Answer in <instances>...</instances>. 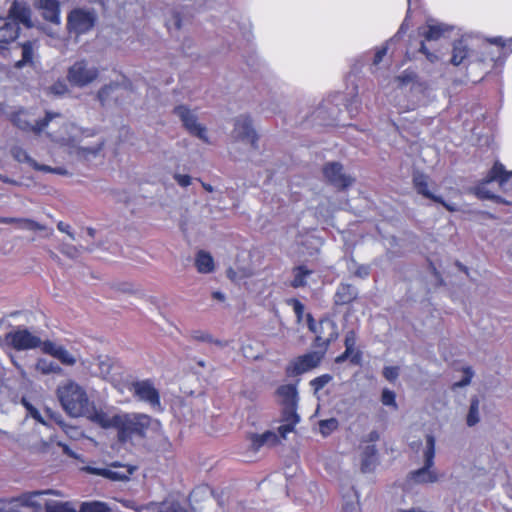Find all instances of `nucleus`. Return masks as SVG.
I'll return each mask as SVG.
<instances>
[{
  "mask_svg": "<svg viewBox=\"0 0 512 512\" xmlns=\"http://www.w3.org/2000/svg\"><path fill=\"white\" fill-rule=\"evenodd\" d=\"M57 395L62 407L70 416H83L98 425L99 417L104 411L95 407L85 389L78 383L72 380L62 383L57 389Z\"/></svg>",
  "mask_w": 512,
  "mask_h": 512,
  "instance_id": "f257e3e1",
  "label": "nucleus"
},
{
  "mask_svg": "<svg viewBox=\"0 0 512 512\" xmlns=\"http://www.w3.org/2000/svg\"><path fill=\"white\" fill-rule=\"evenodd\" d=\"M98 425L104 429L114 428L120 442H126L134 437H145L153 420L142 413H108L103 412Z\"/></svg>",
  "mask_w": 512,
  "mask_h": 512,
  "instance_id": "f03ea898",
  "label": "nucleus"
},
{
  "mask_svg": "<svg viewBox=\"0 0 512 512\" xmlns=\"http://www.w3.org/2000/svg\"><path fill=\"white\" fill-rule=\"evenodd\" d=\"M62 123L61 130L58 132H48L49 137L52 141L57 142L63 146L70 147L71 153H74L77 157L84 160H91L95 158L102 150L104 142L98 141L94 145L85 146L81 145L83 138L91 137L94 132L89 129H81L72 123Z\"/></svg>",
  "mask_w": 512,
  "mask_h": 512,
  "instance_id": "7ed1b4c3",
  "label": "nucleus"
},
{
  "mask_svg": "<svg viewBox=\"0 0 512 512\" xmlns=\"http://www.w3.org/2000/svg\"><path fill=\"white\" fill-rule=\"evenodd\" d=\"M19 23L26 27H31V9L30 6L22 0L13 1L9 8L7 17H0V45L13 42L19 34Z\"/></svg>",
  "mask_w": 512,
  "mask_h": 512,
  "instance_id": "20e7f679",
  "label": "nucleus"
},
{
  "mask_svg": "<svg viewBox=\"0 0 512 512\" xmlns=\"http://www.w3.org/2000/svg\"><path fill=\"white\" fill-rule=\"evenodd\" d=\"M278 401L282 405V423L278 432L282 438L294 430L300 417L296 412L298 403V391L294 384L281 385L276 391Z\"/></svg>",
  "mask_w": 512,
  "mask_h": 512,
  "instance_id": "39448f33",
  "label": "nucleus"
},
{
  "mask_svg": "<svg viewBox=\"0 0 512 512\" xmlns=\"http://www.w3.org/2000/svg\"><path fill=\"white\" fill-rule=\"evenodd\" d=\"M435 438L433 435L426 436V445L423 452L424 464L421 468L409 473V480L415 484H433L438 482L439 473L434 467Z\"/></svg>",
  "mask_w": 512,
  "mask_h": 512,
  "instance_id": "423d86ee",
  "label": "nucleus"
},
{
  "mask_svg": "<svg viewBox=\"0 0 512 512\" xmlns=\"http://www.w3.org/2000/svg\"><path fill=\"white\" fill-rule=\"evenodd\" d=\"M100 74L94 62L80 59L74 62L67 71L68 82L75 87H85L94 82Z\"/></svg>",
  "mask_w": 512,
  "mask_h": 512,
  "instance_id": "0eeeda50",
  "label": "nucleus"
},
{
  "mask_svg": "<svg viewBox=\"0 0 512 512\" xmlns=\"http://www.w3.org/2000/svg\"><path fill=\"white\" fill-rule=\"evenodd\" d=\"M510 178H512V171L506 170L504 165L497 161L494 163L486 178L476 186L475 193L481 199H491L496 202H504L501 197L496 196L488 189V185L493 181H497L499 186L504 188Z\"/></svg>",
  "mask_w": 512,
  "mask_h": 512,
  "instance_id": "6e6552de",
  "label": "nucleus"
},
{
  "mask_svg": "<svg viewBox=\"0 0 512 512\" xmlns=\"http://www.w3.org/2000/svg\"><path fill=\"white\" fill-rule=\"evenodd\" d=\"M55 119L63 120L59 113L47 112L43 120H35L31 113L26 110H19L13 114L11 120L15 126L23 131H30L39 134L45 130Z\"/></svg>",
  "mask_w": 512,
  "mask_h": 512,
  "instance_id": "1a4fd4ad",
  "label": "nucleus"
},
{
  "mask_svg": "<svg viewBox=\"0 0 512 512\" xmlns=\"http://www.w3.org/2000/svg\"><path fill=\"white\" fill-rule=\"evenodd\" d=\"M96 22L94 11L84 8L73 9L67 19V27L70 33L84 34L91 30Z\"/></svg>",
  "mask_w": 512,
  "mask_h": 512,
  "instance_id": "9d476101",
  "label": "nucleus"
},
{
  "mask_svg": "<svg viewBox=\"0 0 512 512\" xmlns=\"http://www.w3.org/2000/svg\"><path fill=\"white\" fill-rule=\"evenodd\" d=\"M5 341L18 351L35 349L43 345L40 337L31 333L28 329L20 327L9 332Z\"/></svg>",
  "mask_w": 512,
  "mask_h": 512,
  "instance_id": "9b49d317",
  "label": "nucleus"
},
{
  "mask_svg": "<svg viewBox=\"0 0 512 512\" xmlns=\"http://www.w3.org/2000/svg\"><path fill=\"white\" fill-rule=\"evenodd\" d=\"M174 113L181 120L183 126L190 134L198 137L206 143L209 142L206 127L198 122L195 111L189 109L185 105H179L175 107Z\"/></svg>",
  "mask_w": 512,
  "mask_h": 512,
  "instance_id": "f8f14e48",
  "label": "nucleus"
},
{
  "mask_svg": "<svg viewBox=\"0 0 512 512\" xmlns=\"http://www.w3.org/2000/svg\"><path fill=\"white\" fill-rule=\"evenodd\" d=\"M232 138L235 141L242 142L256 148L257 134L252 127L251 119L246 115H240L235 118Z\"/></svg>",
  "mask_w": 512,
  "mask_h": 512,
  "instance_id": "ddd939ff",
  "label": "nucleus"
},
{
  "mask_svg": "<svg viewBox=\"0 0 512 512\" xmlns=\"http://www.w3.org/2000/svg\"><path fill=\"white\" fill-rule=\"evenodd\" d=\"M323 358V352H309L295 358L289 365L287 371L293 375L303 374L319 365Z\"/></svg>",
  "mask_w": 512,
  "mask_h": 512,
  "instance_id": "4468645a",
  "label": "nucleus"
},
{
  "mask_svg": "<svg viewBox=\"0 0 512 512\" xmlns=\"http://www.w3.org/2000/svg\"><path fill=\"white\" fill-rule=\"evenodd\" d=\"M338 338L337 324L329 319L324 318L319 323V332L316 333L315 346L326 351L329 344Z\"/></svg>",
  "mask_w": 512,
  "mask_h": 512,
  "instance_id": "2eb2a0df",
  "label": "nucleus"
},
{
  "mask_svg": "<svg viewBox=\"0 0 512 512\" xmlns=\"http://www.w3.org/2000/svg\"><path fill=\"white\" fill-rule=\"evenodd\" d=\"M133 392L141 401L147 402L153 409H160V396L150 381H138L133 384Z\"/></svg>",
  "mask_w": 512,
  "mask_h": 512,
  "instance_id": "dca6fc26",
  "label": "nucleus"
},
{
  "mask_svg": "<svg viewBox=\"0 0 512 512\" xmlns=\"http://www.w3.org/2000/svg\"><path fill=\"white\" fill-rule=\"evenodd\" d=\"M49 494L57 493L53 490L35 491L22 495L16 499V501L19 502L21 506L32 508L34 512H47V504L52 502V500L45 497Z\"/></svg>",
  "mask_w": 512,
  "mask_h": 512,
  "instance_id": "f3484780",
  "label": "nucleus"
},
{
  "mask_svg": "<svg viewBox=\"0 0 512 512\" xmlns=\"http://www.w3.org/2000/svg\"><path fill=\"white\" fill-rule=\"evenodd\" d=\"M343 167L338 162L328 163L323 168L325 178L338 188H346L350 186L353 179L343 173Z\"/></svg>",
  "mask_w": 512,
  "mask_h": 512,
  "instance_id": "a211bd4d",
  "label": "nucleus"
},
{
  "mask_svg": "<svg viewBox=\"0 0 512 512\" xmlns=\"http://www.w3.org/2000/svg\"><path fill=\"white\" fill-rule=\"evenodd\" d=\"M413 185L418 194L433 201H442V197L434 193L436 185L431 183L429 177L422 173L413 175Z\"/></svg>",
  "mask_w": 512,
  "mask_h": 512,
  "instance_id": "6ab92c4d",
  "label": "nucleus"
},
{
  "mask_svg": "<svg viewBox=\"0 0 512 512\" xmlns=\"http://www.w3.org/2000/svg\"><path fill=\"white\" fill-rule=\"evenodd\" d=\"M472 57V49L468 37H462L453 45L451 63L454 66L466 64Z\"/></svg>",
  "mask_w": 512,
  "mask_h": 512,
  "instance_id": "aec40b11",
  "label": "nucleus"
},
{
  "mask_svg": "<svg viewBox=\"0 0 512 512\" xmlns=\"http://www.w3.org/2000/svg\"><path fill=\"white\" fill-rule=\"evenodd\" d=\"M42 351L58 359L62 364L72 366L76 363L75 357L61 345L51 341H44Z\"/></svg>",
  "mask_w": 512,
  "mask_h": 512,
  "instance_id": "412c9836",
  "label": "nucleus"
},
{
  "mask_svg": "<svg viewBox=\"0 0 512 512\" xmlns=\"http://www.w3.org/2000/svg\"><path fill=\"white\" fill-rule=\"evenodd\" d=\"M11 153H12L13 157L15 158V160H17L20 163H27L29 166H31L35 170L43 171V172H51V173H62L61 169H59V168L54 169V168H51L50 166L37 163L27 153V151L25 149H23L22 147H19V146L13 147L11 150Z\"/></svg>",
  "mask_w": 512,
  "mask_h": 512,
  "instance_id": "4be33fe9",
  "label": "nucleus"
},
{
  "mask_svg": "<svg viewBox=\"0 0 512 512\" xmlns=\"http://www.w3.org/2000/svg\"><path fill=\"white\" fill-rule=\"evenodd\" d=\"M37 4L46 20L56 24L60 22V10L57 0H38Z\"/></svg>",
  "mask_w": 512,
  "mask_h": 512,
  "instance_id": "5701e85b",
  "label": "nucleus"
},
{
  "mask_svg": "<svg viewBox=\"0 0 512 512\" xmlns=\"http://www.w3.org/2000/svg\"><path fill=\"white\" fill-rule=\"evenodd\" d=\"M452 29L453 27L447 24L435 21H428L426 25V30L422 34L426 40L436 41L439 40L441 37L445 36V34L450 32Z\"/></svg>",
  "mask_w": 512,
  "mask_h": 512,
  "instance_id": "b1692460",
  "label": "nucleus"
},
{
  "mask_svg": "<svg viewBox=\"0 0 512 512\" xmlns=\"http://www.w3.org/2000/svg\"><path fill=\"white\" fill-rule=\"evenodd\" d=\"M116 466L110 468H92L88 467L87 471L95 475H101L111 480H125L128 479L132 474L130 469H124L122 471L115 470Z\"/></svg>",
  "mask_w": 512,
  "mask_h": 512,
  "instance_id": "393cba45",
  "label": "nucleus"
},
{
  "mask_svg": "<svg viewBox=\"0 0 512 512\" xmlns=\"http://www.w3.org/2000/svg\"><path fill=\"white\" fill-rule=\"evenodd\" d=\"M377 463V449L375 445H366L361 452V469L363 472L373 470Z\"/></svg>",
  "mask_w": 512,
  "mask_h": 512,
  "instance_id": "a878e982",
  "label": "nucleus"
},
{
  "mask_svg": "<svg viewBox=\"0 0 512 512\" xmlns=\"http://www.w3.org/2000/svg\"><path fill=\"white\" fill-rule=\"evenodd\" d=\"M357 296V290L350 284H341L335 294V304L344 305L350 303Z\"/></svg>",
  "mask_w": 512,
  "mask_h": 512,
  "instance_id": "bb28decb",
  "label": "nucleus"
},
{
  "mask_svg": "<svg viewBox=\"0 0 512 512\" xmlns=\"http://www.w3.org/2000/svg\"><path fill=\"white\" fill-rule=\"evenodd\" d=\"M195 266L199 273H211L214 270V260L209 253L199 251L195 258Z\"/></svg>",
  "mask_w": 512,
  "mask_h": 512,
  "instance_id": "cd10ccee",
  "label": "nucleus"
},
{
  "mask_svg": "<svg viewBox=\"0 0 512 512\" xmlns=\"http://www.w3.org/2000/svg\"><path fill=\"white\" fill-rule=\"evenodd\" d=\"M22 58L15 63L16 68H22L27 65H33L35 55V43L27 41L21 45Z\"/></svg>",
  "mask_w": 512,
  "mask_h": 512,
  "instance_id": "c85d7f7f",
  "label": "nucleus"
},
{
  "mask_svg": "<svg viewBox=\"0 0 512 512\" xmlns=\"http://www.w3.org/2000/svg\"><path fill=\"white\" fill-rule=\"evenodd\" d=\"M79 512H115V509L105 502L89 501L81 503Z\"/></svg>",
  "mask_w": 512,
  "mask_h": 512,
  "instance_id": "c756f323",
  "label": "nucleus"
},
{
  "mask_svg": "<svg viewBox=\"0 0 512 512\" xmlns=\"http://www.w3.org/2000/svg\"><path fill=\"white\" fill-rule=\"evenodd\" d=\"M294 278L291 282L292 287L299 288L307 284L306 278L312 274V271L305 266H298L293 270Z\"/></svg>",
  "mask_w": 512,
  "mask_h": 512,
  "instance_id": "7c9ffc66",
  "label": "nucleus"
},
{
  "mask_svg": "<svg viewBox=\"0 0 512 512\" xmlns=\"http://www.w3.org/2000/svg\"><path fill=\"white\" fill-rule=\"evenodd\" d=\"M35 369L44 375L61 372V367L59 365L45 358L38 359Z\"/></svg>",
  "mask_w": 512,
  "mask_h": 512,
  "instance_id": "2f4dec72",
  "label": "nucleus"
},
{
  "mask_svg": "<svg viewBox=\"0 0 512 512\" xmlns=\"http://www.w3.org/2000/svg\"><path fill=\"white\" fill-rule=\"evenodd\" d=\"M479 399L473 397L470 401V407L466 418V423L469 427L475 426L480 421L479 412Z\"/></svg>",
  "mask_w": 512,
  "mask_h": 512,
  "instance_id": "473e14b6",
  "label": "nucleus"
},
{
  "mask_svg": "<svg viewBox=\"0 0 512 512\" xmlns=\"http://www.w3.org/2000/svg\"><path fill=\"white\" fill-rule=\"evenodd\" d=\"M359 501L355 492H351L343 497L342 512H359Z\"/></svg>",
  "mask_w": 512,
  "mask_h": 512,
  "instance_id": "72a5a7b5",
  "label": "nucleus"
},
{
  "mask_svg": "<svg viewBox=\"0 0 512 512\" xmlns=\"http://www.w3.org/2000/svg\"><path fill=\"white\" fill-rule=\"evenodd\" d=\"M47 512H79L72 503L52 500L47 504Z\"/></svg>",
  "mask_w": 512,
  "mask_h": 512,
  "instance_id": "f704fd0d",
  "label": "nucleus"
},
{
  "mask_svg": "<svg viewBox=\"0 0 512 512\" xmlns=\"http://www.w3.org/2000/svg\"><path fill=\"white\" fill-rule=\"evenodd\" d=\"M17 226L21 230L28 231L46 230V226L28 218H19L17 220Z\"/></svg>",
  "mask_w": 512,
  "mask_h": 512,
  "instance_id": "c9c22d12",
  "label": "nucleus"
},
{
  "mask_svg": "<svg viewBox=\"0 0 512 512\" xmlns=\"http://www.w3.org/2000/svg\"><path fill=\"white\" fill-rule=\"evenodd\" d=\"M190 337L195 341L214 343L216 345L223 346V343L221 341L213 339L212 335L206 331L193 330L190 334Z\"/></svg>",
  "mask_w": 512,
  "mask_h": 512,
  "instance_id": "e433bc0d",
  "label": "nucleus"
},
{
  "mask_svg": "<svg viewBox=\"0 0 512 512\" xmlns=\"http://www.w3.org/2000/svg\"><path fill=\"white\" fill-rule=\"evenodd\" d=\"M348 358H350V361L353 364H359L360 361H361V354H360L359 351H355V349H349L348 350L347 348H345L344 353H342L341 355H339L336 358V362L337 363H342L345 360H347Z\"/></svg>",
  "mask_w": 512,
  "mask_h": 512,
  "instance_id": "4c0bfd02",
  "label": "nucleus"
},
{
  "mask_svg": "<svg viewBox=\"0 0 512 512\" xmlns=\"http://www.w3.org/2000/svg\"><path fill=\"white\" fill-rule=\"evenodd\" d=\"M283 475L282 474H279V473H275L273 475H271L268 479L264 480L262 482V487L263 489H266L268 488V486L271 484V483H277L279 484V488H278V494H285V487L286 485L283 483Z\"/></svg>",
  "mask_w": 512,
  "mask_h": 512,
  "instance_id": "58836bf2",
  "label": "nucleus"
},
{
  "mask_svg": "<svg viewBox=\"0 0 512 512\" xmlns=\"http://www.w3.org/2000/svg\"><path fill=\"white\" fill-rule=\"evenodd\" d=\"M159 512H189V510L175 501H164L159 506Z\"/></svg>",
  "mask_w": 512,
  "mask_h": 512,
  "instance_id": "ea45409f",
  "label": "nucleus"
},
{
  "mask_svg": "<svg viewBox=\"0 0 512 512\" xmlns=\"http://www.w3.org/2000/svg\"><path fill=\"white\" fill-rule=\"evenodd\" d=\"M60 252L65 256L75 259L81 254V247H77L75 245L69 243H62L59 248Z\"/></svg>",
  "mask_w": 512,
  "mask_h": 512,
  "instance_id": "a19ab883",
  "label": "nucleus"
},
{
  "mask_svg": "<svg viewBox=\"0 0 512 512\" xmlns=\"http://www.w3.org/2000/svg\"><path fill=\"white\" fill-rule=\"evenodd\" d=\"M331 380H332L331 375L323 374V375L311 380L310 385L313 387L315 392H317V391L323 389Z\"/></svg>",
  "mask_w": 512,
  "mask_h": 512,
  "instance_id": "79ce46f5",
  "label": "nucleus"
},
{
  "mask_svg": "<svg viewBox=\"0 0 512 512\" xmlns=\"http://www.w3.org/2000/svg\"><path fill=\"white\" fill-rule=\"evenodd\" d=\"M381 401L385 406H391L395 409L397 408L396 395L393 391L389 389H384L382 391Z\"/></svg>",
  "mask_w": 512,
  "mask_h": 512,
  "instance_id": "37998d69",
  "label": "nucleus"
},
{
  "mask_svg": "<svg viewBox=\"0 0 512 512\" xmlns=\"http://www.w3.org/2000/svg\"><path fill=\"white\" fill-rule=\"evenodd\" d=\"M338 426V422L334 418H330L327 420H322L320 422V431L323 435H328L333 430H335Z\"/></svg>",
  "mask_w": 512,
  "mask_h": 512,
  "instance_id": "c03bdc74",
  "label": "nucleus"
},
{
  "mask_svg": "<svg viewBox=\"0 0 512 512\" xmlns=\"http://www.w3.org/2000/svg\"><path fill=\"white\" fill-rule=\"evenodd\" d=\"M249 441H250L249 449L253 453H256L257 451L260 450V448L265 446V441L262 440L261 434H252L249 438Z\"/></svg>",
  "mask_w": 512,
  "mask_h": 512,
  "instance_id": "a18cd8bd",
  "label": "nucleus"
},
{
  "mask_svg": "<svg viewBox=\"0 0 512 512\" xmlns=\"http://www.w3.org/2000/svg\"><path fill=\"white\" fill-rule=\"evenodd\" d=\"M182 19L178 12H173L172 17L166 20V26L169 31L179 30L181 28Z\"/></svg>",
  "mask_w": 512,
  "mask_h": 512,
  "instance_id": "49530a36",
  "label": "nucleus"
},
{
  "mask_svg": "<svg viewBox=\"0 0 512 512\" xmlns=\"http://www.w3.org/2000/svg\"><path fill=\"white\" fill-rule=\"evenodd\" d=\"M474 373L470 367H466L463 370V378L460 381L454 383V387H464L470 384Z\"/></svg>",
  "mask_w": 512,
  "mask_h": 512,
  "instance_id": "de8ad7c7",
  "label": "nucleus"
},
{
  "mask_svg": "<svg viewBox=\"0 0 512 512\" xmlns=\"http://www.w3.org/2000/svg\"><path fill=\"white\" fill-rule=\"evenodd\" d=\"M23 405L25 406L27 413L34 418L39 423L45 424L40 412L32 406L29 402H27L25 399L22 400Z\"/></svg>",
  "mask_w": 512,
  "mask_h": 512,
  "instance_id": "09e8293b",
  "label": "nucleus"
},
{
  "mask_svg": "<svg viewBox=\"0 0 512 512\" xmlns=\"http://www.w3.org/2000/svg\"><path fill=\"white\" fill-rule=\"evenodd\" d=\"M383 376L390 382H394L399 376V367L386 366L383 369Z\"/></svg>",
  "mask_w": 512,
  "mask_h": 512,
  "instance_id": "8fccbe9b",
  "label": "nucleus"
},
{
  "mask_svg": "<svg viewBox=\"0 0 512 512\" xmlns=\"http://www.w3.org/2000/svg\"><path fill=\"white\" fill-rule=\"evenodd\" d=\"M98 366H99L100 375L102 377L105 378L110 374L111 369H112V364H111L110 359L105 358V359L99 360Z\"/></svg>",
  "mask_w": 512,
  "mask_h": 512,
  "instance_id": "3c124183",
  "label": "nucleus"
},
{
  "mask_svg": "<svg viewBox=\"0 0 512 512\" xmlns=\"http://www.w3.org/2000/svg\"><path fill=\"white\" fill-rule=\"evenodd\" d=\"M262 435V440L265 441V446H272L278 443V435L273 431H266Z\"/></svg>",
  "mask_w": 512,
  "mask_h": 512,
  "instance_id": "603ef678",
  "label": "nucleus"
},
{
  "mask_svg": "<svg viewBox=\"0 0 512 512\" xmlns=\"http://www.w3.org/2000/svg\"><path fill=\"white\" fill-rule=\"evenodd\" d=\"M68 91V87L65 82L58 81L50 87V92L54 95H63Z\"/></svg>",
  "mask_w": 512,
  "mask_h": 512,
  "instance_id": "864d4df0",
  "label": "nucleus"
},
{
  "mask_svg": "<svg viewBox=\"0 0 512 512\" xmlns=\"http://www.w3.org/2000/svg\"><path fill=\"white\" fill-rule=\"evenodd\" d=\"M113 84L103 86L97 93L99 101L103 104L114 89Z\"/></svg>",
  "mask_w": 512,
  "mask_h": 512,
  "instance_id": "5fc2aeb1",
  "label": "nucleus"
},
{
  "mask_svg": "<svg viewBox=\"0 0 512 512\" xmlns=\"http://www.w3.org/2000/svg\"><path fill=\"white\" fill-rule=\"evenodd\" d=\"M353 273L355 276L364 279L369 276L370 267L367 265H358Z\"/></svg>",
  "mask_w": 512,
  "mask_h": 512,
  "instance_id": "6e6d98bb",
  "label": "nucleus"
},
{
  "mask_svg": "<svg viewBox=\"0 0 512 512\" xmlns=\"http://www.w3.org/2000/svg\"><path fill=\"white\" fill-rule=\"evenodd\" d=\"M356 344V336L353 331H349L345 336V348L349 349H355Z\"/></svg>",
  "mask_w": 512,
  "mask_h": 512,
  "instance_id": "4d7b16f0",
  "label": "nucleus"
},
{
  "mask_svg": "<svg viewBox=\"0 0 512 512\" xmlns=\"http://www.w3.org/2000/svg\"><path fill=\"white\" fill-rule=\"evenodd\" d=\"M174 179L182 187H187L191 184V177L189 175L175 174Z\"/></svg>",
  "mask_w": 512,
  "mask_h": 512,
  "instance_id": "13d9d810",
  "label": "nucleus"
},
{
  "mask_svg": "<svg viewBox=\"0 0 512 512\" xmlns=\"http://www.w3.org/2000/svg\"><path fill=\"white\" fill-rule=\"evenodd\" d=\"M57 228L60 232L66 233L72 240H75V234L71 231L70 225L60 221L57 224Z\"/></svg>",
  "mask_w": 512,
  "mask_h": 512,
  "instance_id": "bf43d9fd",
  "label": "nucleus"
},
{
  "mask_svg": "<svg viewBox=\"0 0 512 512\" xmlns=\"http://www.w3.org/2000/svg\"><path fill=\"white\" fill-rule=\"evenodd\" d=\"M291 302L293 305V310L297 315L298 319L300 320L304 312V305L296 299H293Z\"/></svg>",
  "mask_w": 512,
  "mask_h": 512,
  "instance_id": "052dcab7",
  "label": "nucleus"
},
{
  "mask_svg": "<svg viewBox=\"0 0 512 512\" xmlns=\"http://www.w3.org/2000/svg\"><path fill=\"white\" fill-rule=\"evenodd\" d=\"M386 53H387L386 47H382V48L378 49L377 52L375 53L373 63L375 65H378L383 60Z\"/></svg>",
  "mask_w": 512,
  "mask_h": 512,
  "instance_id": "680f3d73",
  "label": "nucleus"
},
{
  "mask_svg": "<svg viewBox=\"0 0 512 512\" xmlns=\"http://www.w3.org/2000/svg\"><path fill=\"white\" fill-rule=\"evenodd\" d=\"M436 202L443 205L448 211H456L457 210V208L454 204L445 202L443 198H442V201H436Z\"/></svg>",
  "mask_w": 512,
  "mask_h": 512,
  "instance_id": "e2e57ef3",
  "label": "nucleus"
},
{
  "mask_svg": "<svg viewBox=\"0 0 512 512\" xmlns=\"http://www.w3.org/2000/svg\"><path fill=\"white\" fill-rule=\"evenodd\" d=\"M308 327L314 333H318L319 332V330L317 329V327H316V325L314 323V320H313L311 315L308 316Z\"/></svg>",
  "mask_w": 512,
  "mask_h": 512,
  "instance_id": "0e129e2a",
  "label": "nucleus"
},
{
  "mask_svg": "<svg viewBox=\"0 0 512 512\" xmlns=\"http://www.w3.org/2000/svg\"><path fill=\"white\" fill-rule=\"evenodd\" d=\"M212 296H213L214 299H217L219 301H224L225 300V295L222 292H220V291L213 292Z\"/></svg>",
  "mask_w": 512,
  "mask_h": 512,
  "instance_id": "69168bd1",
  "label": "nucleus"
},
{
  "mask_svg": "<svg viewBox=\"0 0 512 512\" xmlns=\"http://www.w3.org/2000/svg\"><path fill=\"white\" fill-rule=\"evenodd\" d=\"M491 43L505 47L506 43L503 38L497 37L491 40Z\"/></svg>",
  "mask_w": 512,
  "mask_h": 512,
  "instance_id": "338daca9",
  "label": "nucleus"
},
{
  "mask_svg": "<svg viewBox=\"0 0 512 512\" xmlns=\"http://www.w3.org/2000/svg\"><path fill=\"white\" fill-rule=\"evenodd\" d=\"M122 504L126 507V508H130V509H134L136 510L137 508L134 506V503L130 500H123L121 501Z\"/></svg>",
  "mask_w": 512,
  "mask_h": 512,
  "instance_id": "774afa93",
  "label": "nucleus"
}]
</instances>
